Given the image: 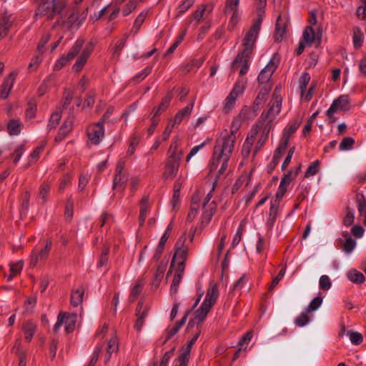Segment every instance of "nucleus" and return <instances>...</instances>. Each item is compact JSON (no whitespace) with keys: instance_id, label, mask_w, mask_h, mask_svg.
Masks as SVG:
<instances>
[{"instance_id":"nucleus-1","label":"nucleus","mask_w":366,"mask_h":366,"mask_svg":"<svg viewBox=\"0 0 366 366\" xmlns=\"http://www.w3.org/2000/svg\"><path fill=\"white\" fill-rule=\"evenodd\" d=\"M239 125L240 121L234 119L232 122L230 130L222 132L216 141L212 162L209 164V170L213 172L219 167L218 177L222 175L227 169L228 161L233 152Z\"/></svg>"},{"instance_id":"nucleus-2","label":"nucleus","mask_w":366,"mask_h":366,"mask_svg":"<svg viewBox=\"0 0 366 366\" xmlns=\"http://www.w3.org/2000/svg\"><path fill=\"white\" fill-rule=\"evenodd\" d=\"M261 20H254L251 28L246 32L242 40L244 49L234 59L232 69L233 71L239 69V74L244 76L249 70V60L255 46L260 26Z\"/></svg>"},{"instance_id":"nucleus-3","label":"nucleus","mask_w":366,"mask_h":366,"mask_svg":"<svg viewBox=\"0 0 366 366\" xmlns=\"http://www.w3.org/2000/svg\"><path fill=\"white\" fill-rule=\"evenodd\" d=\"M185 237H181L175 244V251L171 262L170 269L174 268V275L170 287L172 295L177 293L179 284L182 280L184 270L185 262L187 259L189 248L184 244ZM169 274H167L168 275Z\"/></svg>"},{"instance_id":"nucleus-4","label":"nucleus","mask_w":366,"mask_h":366,"mask_svg":"<svg viewBox=\"0 0 366 366\" xmlns=\"http://www.w3.org/2000/svg\"><path fill=\"white\" fill-rule=\"evenodd\" d=\"M219 297V290L217 284L211 281L207 291L206 297L200 305V307L195 311L194 317L189 322V325L200 324L202 323L208 313L216 303Z\"/></svg>"},{"instance_id":"nucleus-5","label":"nucleus","mask_w":366,"mask_h":366,"mask_svg":"<svg viewBox=\"0 0 366 366\" xmlns=\"http://www.w3.org/2000/svg\"><path fill=\"white\" fill-rule=\"evenodd\" d=\"M39 5L36 11V18L46 16L51 20L59 14L66 6L64 0H35Z\"/></svg>"},{"instance_id":"nucleus-6","label":"nucleus","mask_w":366,"mask_h":366,"mask_svg":"<svg viewBox=\"0 0 366 366\" xmlns=\"http://www.w3.org/2000/svg\"><path fill=\"white\" fill-rule=\"evenodd\" d=\"M219 177L217 176L216 177V179L214 182L207 184H205L203 188H202L201 189L199 190L200 192V194H199V197H200L201 194H202V190L205 192V190L208 189V192H207V194L204 199V202L202 203V209H203L202 216H203L204 220L206 222H209L212 219V216L214 215V214L215 212L216 208H217L216 203L214 201H212L211 202H210L211 198L213 196V192L214 190L217 179Z\"/></svg>"},{"instance_id":"nucleus-7","label":"nucleus","mask_w":366,"mask_h":366,"mask_svg":"<svg viewBox=\"0 0 366 366\" xmlns=\"http://www.w3.org/2000/svg\"><path fill=\"white\" fill-rule=\"evenodd\" d=\"M268 107L267 111L262 112L260 118L261 122L265 124V126L270 127V124L280 112L282 107V98L277 94V89L272 95Z\"/></svg>"},{"instance_id":"nucleus-8","label":"nucleus","mask_w":366,"mask_h":366,"mask_svg":"<svg viewBox=\"0 0 366 366\" xmlns=\"http://www.w3.org/2000/svg\"><path fill=\"white\" fill-rule=\"evenodd\" d=\"M109 117V112L103 116L102 120L90 125L87 129V136L89 142L91 144L97 145L104 138V122L105 118Z\"/></svg>"},{"instance_id":"nucleus-9","label":"nucleus","mask_w":366,"mask_h":366,"mask_svg":"<svg viewBox=\"0 0 366 366\" xmlns=\"http://www.w3.org/2000/svg\"><path fill=\"white\" fill-rule=\"evenodd\" d=\"M240 0H226L224 12L230 16V21L228 24V29L232 31L238 24L240 19V12L239 10Z\"/></svg>"},{"instance_id":"nucleus-10","label":"nucleus","mask_w":366,"mask_h":366,"mask_svg":"<svg viewBox=\"0 0 366 366\" xmlns=\"http://www.w3.org/2000/svg\"><path fill=\"white\" fill-rule=\"evenodd\" d=\"M125 164L124 161H119L116 166L115 174L113 179L112 188L117 192H123L128 181V176L124 172Z\"/></svg>"},{"instance_id":"nucleus-11","label":"nucleus","mask_w":366,"mask_h":366,"mask_svg":"<svg viewBox=\"0 0 366 366\" xmlns=\"http://www.w3.org/2000/svg\"><path fill=\"white\" fill-rule=\"evenodd\" d=\"M84 44L83 39H78L70 51L66 54L61 56L56 62L54 68L55 70H59L64 66L69 61L72 60L75 56L79 54L82 49Z\"/></svg>"},{"instance_id":"nucleus-12","label":"nucleus","mask_w":366,"mask_h":366,"mask_svg":"<svg viewBox=\"0 0 366 366\" xmlns=\"http://www.w3.org/2000/svg\"><path fill=\"white\" fill-rule=\"evenodd\" d=\"M280 63V57L274 54L265 67L260 71L257 80L259 84H266L269 80Z\"/></svg>"},{"instance_id":"nucleus-13","label":"nucleus","mask_w":366,"mask_h":366,"mask_svg":"<svg viewBox=\"0 0 366 366\" xmlns=\"http://www.w3.org/2000/svg\"><path fill=\"white\" fill-rule=\"evenodd\" d=\"M76 315L61 312L58 315L57 321L54 327V332H57L63 323L65 324V330L67 332H71L75 328Z\"/></svg>"},{"instance_id":"nucleus-14","label":"nucleus","mask_w":366,"mask_h":366,"mask_svg":"<svg viewBox=\"0 0 366 366\" xmlns=\"http://www.w3.org/2000/svg\"><path fill=\"white\" fill-rule=\"evenodd\" d=\"M349 97L347 95L340 96L337 99L334 100L330 107L327 111V115L329 117L330 122H335V118L333 114L337 111H345L349 109Z\"/></svg>"},{"instance_id":"nucleus-15","label":"nucleus","mask_w":366,"mask_h":366,"mask_svg":"<svg viewBox=\"0 0 366 366\" xmlns=\"http://www.w3.org/2000/svg\"><path fill=\"white\" fill-rule=\"evenodd\" d=\"M94 48V44L91 41L83 49L81 52L79 54L76 62L72 66L74 71L79 73L84 68L89 57L92 54Z\"/></svg>"},{"instance_id":"nucleus-16","label":"nucleus","mask_w":366,"mask_h":366,"mask_svg":"<svg viewBox=\"0 0 366 366\" xmlns=\"http://www.w3.org/2000/svg\"><path fill=\"white\" fill-rule=\"evenodd\" d=\"M52 242L51 240H46L44 248H35L31 255V266L34 267L39 261L46 259L49 254Z\"/></svg>"},{"instance_id":"nucleus-17","label":"nucleus","mask_w":366,"mask_h":366,"mask_svg":"<svg viewBox=\"0 0 366 366\" xmlns=\"http://www.w3.org/2000/svg\"><path fill=\"white\" fill-rule=\"evenodd\" d=\"M181 159L167 158L163 176L166 179H174L179 170Z\"/></svg>"},{"instance_id":"nucleus-18","label":"nucleus","mask_w":366,"mask_h":366,"mask_svg":"<svg viewBox=\"0 0 366 366\" xmlns=\"http://www.w3.org/2000/svg\"><path fill=\"white\" fill-rule=\"evenodd\" d=\"M17 73L16 71L11 72L3 81L0 89V98L6 99L15 82Z\"/></svg>"},{"instance_id":"nucleus-19","label":"nucleus","mask_w":366,"mask_h":366,"mask_svg":"<svg viewBox=\"0 0 366 366\" xmlns=\"http://www.w3.org/2000/svg\"><path fill=\"white\" fill-rule=\"evenodd\" d=\"M261 129H262V128L260 127L259 125L252 126L243 144V152H246L247 154L249 153L251 147L255 143L256 139L259 137Z\"/></svg>"},{"instance_id":"nucleus-20","label":"nucleus","mask_w":366,"mask_h":366,"mask_svg":"<svg viewBox=\"0 0 366 366\" xmlns=\"http://www.w3.org/2000/svg\"><path fill=\"white\" fill-rule=\"evenodd\" d=\"M194 105V101L193 100L190 104L186 106L182 109L179 110L175 115L174 118L170 120V122L175 124H179L184 118H189L191 115Z\"/></svg>"},{"instance_id":"nucleus-21","label":"nucleus","mask_w":366,"mask_h":366,"mask_svg":"<svg viewBox=\"0 0 366 366\" xmlns=\"http://www.w3.org/2000/svg\"><path fill=\"white\" fill-rule=\"evenodd\" d=\"M179 142L180 140L177 137L173 139L167 152V158L182 159L183 156V151L182 149H179Z\"/></svg>"},{"instance_id":"nucleus-22","label":"nucleus","mask_w":366,"mask_h":366,"mask_svg":"<svg viewBox=\"0 0 366 366\" xmlns=\"http://www.w3.org/2000/svg\"><path fill=\"white\" fill-rule=\"evenodd\" d=\"M149 197L147 196H144L142 197L141 202H140V211H139V224L142 226L145 222V219L147 217L149 214Z\"/></svg>"},{"instance_id":"nucleus-23","label":"nucleus","mask_w":366,"mask_h":366,"mask_svg":"<svg viewBox=\"0 0 366 366\" xmlns=\"http://www.w3.org/2000/svg\"><path fill=\"white\" fill-rule=\"evenodd\" d=\"M270 127L264 126L261 129V132L257 137V142L255 143L254 153V155L258 153L260 149L264 146L267 140L268 139L269 132Z\"/></svg>"},{"instance_id":"nucleus-24","label":"nucleus","mask_w":366,"mask_h":366,"mask_svg":"<svg viewBox=\"0 0 366 366\" xmlns=\"http://www.w3.org/2000/svg\"><path fill=\"white\" fill-rule=\"evenodd\" d=\"M143 307V304L141 302L138 304L137 307V315L138 316V318L137 320L134 327L137 331L141 330L144 322V319L148 313L147 310Z\"/></svg>"},{"instance_id":"nucleus-25","label":"nucleus","mask_w":366,"mask_h":366,"mask_svg":"<svg viewBox=\"0 0 366 366\" xmlns=\"http://www.w3.org/2000/svg\"><path fill=\"white\" fill-rule=\"evenodd\" d=\"M119 350V342L117 337H114L110 339L108 342L106 354L104 355V362L107 364L113 353L117 352Z\"/></svg>"},{"instance_id":"nucleus-26","label":"nucleus","mask_w":366,"mask_h":366,"mask_svg":"<svg viewBox=\"0 0 366 366\" xmlns=\"http://www.w3.org/2000/svg\"><path fill=\"white\" fill-rule=\"evenodd\" d=\"M199 194L200 192L198 191L197 193L192 197L191 208L187 217L189 221H192L198 214L200 202Z\"/></svg>"},{"instance_id":"nucleus-27","label":"nucleus","mask_w":366,"mask_h":366,"mask_svg":"<svg viewBox=\"0 0 366 366\" xmlns=\"http://www.w3.org/2000/svg\"><path fill=\"white\" fill-rule=\"evenodd\" d=\"M37 325L36 323L33 322H26L22 325V330L24 333L25 340L27 342H30L36 331Z\"/></svg>"},{"instance_id":"nucleus-28","label":"nucleus","mask_w":366,"mask_h":366,"mask_svg":"<svg viewBox=\"0 0 366 366\" xmlns=\"http://www.w3.org/2000/svg\"><path fill=\"white\" fill-rule=\"evenodd\" d=\"M213 9L214 4L212 3L203 4L193 13V19H196L198 22H199L205 12L211 14L213 11Z\"/></svg>"},{"instance_id":"nucleus-29","label":"nucleus","mask_w":366,"mask_h":366,"mask_svg":"<svg viewBox=\"0 0 366 366\" xmlns=\"http://www.w3.org/2000/svg\"><path fill=\"white\" fill-rule=\"evenodd\" d=\"M22 122L19 119H11L7 124V132L9 135L14 136L21 133Z\"/></svg>"},{"instance_id":"nucleus-30","label":"nucleus","mask_w":366,"mask_h":366,"mask_svg":"<svg viewBox=\"0 0 366 366\" xmlns=\"http://www.w3.org/2000/svg\"><path fill=\"white\" fill-rule=\"evenodd\" d=\"M364 41V34L359 27H355L352 30V43L355 49H359Z\"/></svg>"},{"instance_id":"nucleus-31","label":"nucleus","mask_w":366,"mask_h":366,"mask_svg":"<svg viewBox=\"0 0 366 366\" xmlns=\"http://www.w3.org/2000/svg\"><path fill=\"white\" fill-rule=\"evenodd\" d=\"M84 295V290L83 287H79L73 291L71 295V303L74 307H77L81 304L83 297Z\"/></svg>"},{"instance_id":"nucleus-32","label":"nucleus","mask_w":366,"mask_h":366,"mask_svg":"<svg viewBox=\"0 0 366 366\" xmlns=\"http://www.w3.org/2000/svg\"><path fill=\"white\" fill-rule=\"evenodd\" d=\"M186 320H187V315H184L181 320L178 321L175 324V325H174L172 327H169L167 329V336H166V338H165L164 342H166L167 341H168L172 337H173L174 335H176L177 333L179 330L184 324Z\"/></svg>"},{"instance_id":"nucleus-33","label":"nucleus","mask_w":366,"mask_h":366,"mask_svg":"<svg viewBox=\"0 0 366 366\" xmlns=\"http://www.w3.org/2000/svg\"><path fill=\"white\" fill-rule=\"evenodd\" d=\"M246 79H239L229 94H233V96L237 98L240 94H242L244 92L246 87Z\"/></svg>"},{"instance_id":"nucleus-34","label":"nucleus","mask_w":366,"mask_h":366,"mask_svg":"<svg viewBox=\"0 0 366 366\" xmlns=\"http://www.w3.org/2000/svg\"><path fill=\"white\" fill-rule=\"evenodd\" d=\"M267 0H254V6L256 8L257 17L254 20H261L262 22Z\"/></svg>"},{"instance_id":"nucleus-35","label":"nucleus","mask_w":366,"mask_h":366,"mask_svg":"<svg viewBox=\"0 0 366 366\" xmlns=\"http://www.w3.org/2000/svg\"><path fill=\"white\" fill-rule=\"evenodd\" d=\"M71 124L70 122H65L64 124V125H62L60 127V129L58 132V134L55 137V141L56 142H61L68 135V134L71 132Z\"/></svg>"},{"instance_id":"nucleus-36","label":"nucleus","mask_w":366,"mask_h":366,"mask_svg":"<svg viewBox=\"0 0 366 366\" xmlns=\"http://www.w3.org/2000/svg\"><path fill=\"white\" fill-rule=\"evenodd\" d=\"M172 95L169 93L162 99L161 104L158 107H154L153 109L154 116H157L159 113L166 110L169 107L172 100Z\"/></svg>"},{"instance_id":"nucleus-37","label":"nucleus","mask_w":366,"mask_h":366,"mask_svg":"<svg viewBox=\"0 0 366 366\" xmlns=\"http://www.w3.org/2000/svg\"><path fill=\"white\" fill-rule=\"evenodd\" d=\"M280 203V202H277L276 199H274V201L271 202L268 218V224H269L270 225H272L274 224L275 219L277 216Z\"/></svg>"},{"instance_id":"nucleus-38","label":"nucleus","mask_w":366,"mask_h":366,"mask_svg":"<svg viewBox=\"0 0 366 366\" xmlns=\"http://www.w3.org/2000/svg\"><path fill=\"white\" fill-rule=\"evenodd\" d=\"M355 219V211L350 207H346L345 209V216L342 219V223L346 227L351 226Z\"/></svg>"},{"instance_id":"nucleus-39","label":"nucleus","mask_w":366,"mask_h":366,"mask_svg":"<svg viewBox=\"0 0 366 366\" xmlns=\"http://www.w3.org/2000/svg\"><path fill=\"white\" fill-rule=\"evenodd\" d=\"M286 28L284 24H281V16H279L276 23L274 39L277 41H280L285 34Z\"/></svg>"},{"instance_id":"nucleus-40","label":"nucleus","mask_w":366,"mask_h":366,"mask_svg":"<svg viewBox=\"0 0 366 366\" xmlns=\"http://www.w3.org/2000/svg\"><path fill=\"white\" fill-rule=\"evenodd\" d=\"M302 41L310 46L315 41V32L311 26H307L303 32Z\"/></svg>"},{"instance_id":"nucleus-41","label":"nucleus","mask_w":366,"mask_h":366,"mask_svg":"<svg viewBox=\"0 0 366 366\" xmlns=\"http://www.w3.org/2000/svg\"><path fill=\"white\" fill-rule=\"evenodd\" d=\"M144 286V282L142 280H138L133 288L132 289L130 295H129V301L133 302L138 297V296L141 294L142 288Z\"/></svg>"},{"instance_id":"nucleus-42","label":"nucleus","mask_w":366,"mask_h":366,"mask_svg":"<svg viewBox=\"0 0 366 366\" xmlns=\"http://www.w3.org/2000/svg\"><path fill=\"white\" fill-rule=\"evenodd\" d=\"M355 203L357 204V208L360 213V215H361V216L363 215V213L366 210V198H365V197L361 193L356 194Z\"/></svg>"},{"instance_id":"nucleus-43","label":"nucleus","mask_w":366,"mask_h":366,"mask_svg":"<svg viewBox=\"0 0 366 366\" xmlns=\"http://www.w3.org/2000/svg\"><path fill=\"white\" fill-rule=\"evenodd\" d=\"M310 79L311 77L308 72H304L302 74L298 81V89L300 92V94L307 89V85L310 81Z\"/></svg>"},{"instance_id":"nucleus-44","label":"nucleus","mask_w":366,"mask_h":366,"mask_svg":"<svg viewBox=\"0 0 366 366\" xmlns=\"http://www.w3.org/2000/svg\"><path fill=\"white\" fill-rule=\"evenodd\" d=\"M42 59L43 54L36 51V54L32 57L31 62L29 64V70L30 71H36L42 61Z\"/></svg>"},{"instance_id":"nucleus-45","label":"nucleus","mask_w":366,"mask_h":366,"mask_svg":"<svg viewBox=\"0 0 366 366\" xmlns=\"http://www.w3.org/2000/svg\"><path fill=\"white\" fill-rule=\"evenodd\" d=\"M347 277L348 279L354 282L357 284H361L364 282L365 280V276L363 274L360 272H358L357 270H351L347 273Z\"/></svg>"},{"instance_id":"nucleus-46","label":"nucleus","mask_w":366,"mask_h":366,"mask_svg":"<svg viewBox=\"0 0 366 366\" xmlns=\"http://www.w3.org/2000/svg\"><path fill=\"white\" fill-rule=\"evenodd\" d=\"M310 312L305 309L298 317H297L295 320V324L297 327H304L305 326L310 320V317L309 316Z\"/></svg>"},{"instance_id":"nucleus-47","label":"nucleus","mask_w":366,"mask_h":366,"mask_svg":"<svg viewBox=\"0 0 366 366\" xmlns=\"http://www.w3.org/2000/svg\"><path fill=\"white\" fill-rule=\"evenodd\" d=\"M23 262L19 261L10 264V275L7 277V281H11L14 277L19 274L23 268Z\"/></svg>"},{"instance_id":"nucleus-48","label":"nucleus","mask_w":366,"mask_h":366,"mask_svg":"<svg viewBox=\"0 0 366 366\" xmlns=\"http://www.w3.org/2000/svg\"><path fill=\"white\" fill-rule=\"evenodd\" d=\"M147 14V11H142L138 15V16L136 18L134 23V26L132 29V32H134V34H137L139 31L141 26L142 25V24L144 23V21L146 19Z\"/></svg>"},{"instance_id":"nucleus-49","label":"nucleus","mask_w":366,"mask_h":366,"mask_svg":"<svg viewBox=\"0 0 366 366\" xmlns=\"http://www.w3.org/2000/svg\"><path fill=\"white\" fill-rule=\"evenodd\" d=\"M320 161L315 160L307 167L305 177L309 178L315 176L319 172Z\"/></svg>"},{"instance_id":"nucleus-50","label":"nucleus","mask_w":366,"mask_h":366,"mask_svg":"<svg viewBox=\"0 0 366 366\" xmlns=\"http://www.w3.org/2000/svg\"><path fill=\"white\" fill-rule=\"evenodd\" d=\"M355 144V139L352 137H347L343 138L339 145V149L340 151H348L352 148Z\"/></svg>"},{"instance_id":"nucleus-51","label":"nucleus","mask_w":366,"mask_h":366,"mask_svg":"<svg viewBox=\"0 0 366 366\" xmlns=\"http://www.w3.org/2000/svg\"><path fill=\"white\" fill-rule=\"evenodd\" d=\"M14 19L12 15L6 13L4 14L1 19H0V28L4 30L9 29L13 23Z\"/></svg>"},{"instance_id":"nucleus-52","label":"nucleus","mask_w":366,"mask_h":366,"mask_svg":"<svg viewBox=\"0 0 366 366\" xmlns=\"http://www.w3.org/2000/svg\"><path fill=\"white\" fill-rule=\"evenodd\" d=\"M316 86H317V84L316 82L313 81L310 87H309V89L308 90H305L303 93H302L300 95H301V98L305 101V102H309L312 99L313 95H314V93H315V90L316 89Z\"/></svg>"},{"instance_id":"nucleus-53","label":"nucleus","mask_w":366,"mask_h":366,"mask_svg":"<svg viewBox=\"0 0 366 366\" xmlns=\"http://www.w3.org/2000/svg\"><path fill=\"white\" fill-rule=\"evenodd\" d=\"M45 143H42L39 147H36L29 157V165L35 162L39 158L40 154L44 150Z\"/></svg>"},{"instance_id":"nucleus-54","label":"nucleus","mask_w":366,"mask_h":366,"mask_svg":"<svg viewBox=\"0 0 366 366\" xmlns=\"http://www.w3.org/2000/svg\"><path fill=\"white\" fill-rule=\"evenodd\" d=\"M190 346L186 345V347H183L182 354L179 357V362L180 364L187 366V363L189 362V355L191 352Z\"/></svg>"},{"instance_id":"nucleus-55","label":"nucleus","mask_w":366,"mask_h":366,"mask_svg":"<svg viewBox=\"0 0 366 366\" xmlns=\"http://www.w3.org/2000/svg\"><path fill=\"white\" fill-rule=\"evenodd\" d=\"M298 126L295 124L289 125L287 127L283 133V136L281 140L288 143L290 136L295 132L297 129Z\"/></svg>"},{"instance_id":"nucleus-56","label":"nucleus","mask_w":366,"mask_h":366,"mask_svg":"<svg viewBox=\"0 0 366 366\" xmlns=\"http://www.w3.org/2000/svg\"><path fill=\"white\" fill-rule=\"evenodd\" d=\"M347 335L355 345H360L363 340L362 335L358 332L348 331Z\"/></svg>"},{"instance_id":"nucleus-57","label":"nucleus","mask_w":366,"mask_h":366,"mask_svg":"<svg viewBox=\"0 0 366 366\" xmlns=\"http://www.w3.org/2000/svg\"><path fill=\"white\" fill-rule=\"evenodd\" d=\"M36 109V104L34 101H29L26 110V118L28 119L34 118Z\"/></svg>"},{"instance_id":"nucleus-58","label":"nucleus","mask_w":366,"mask_h":366,"mask_svg":"<svg viewBox=\"0 0 366 366\" xmlns=\"http://www.w3.org/2000/svg\"><path fill=\"white\" fill-rule=\"evenodd\" d=\"M322 303V297H316L309 304L306 310L307 312H312L317 310Z\"/></svg>"},{"instance_id":"nucleus-59","label":"nucleus","mask_w":366,"mask_h":366,"mask_svg":"<svg viewBox=\"0 0 366 366\" xmlns=\"http://www.w3.org/2000/svg\"><path fill=\"white\" fill-rule=\"evenodd\" d=\"M356 244L357 243L355 239H353L352 237H348L345 239L344 243L343 251L347 254H350L355 248Z\"/></svg>"},{"instance_id":"nucleus-60","label":"nucleus","mask_w":366,"mask_h":366,"mask_svg":"<svg viewBox=\"0 0 366 366\" xmlns=\"http://www.w3.org/2000/svg\"><path fill=\"white\" fill-rule=\"evenodd\" d=\"M195 0H185L177 8V12L178 15L179 16L186 11H187L189 8L193 6L194 4Z\"/></svg>"},{"instance_id":"nucleus-61","label":"nucleus","mask_w":366,"mask_h":366,"mask_svg":"<svg viewBox=\"0 0 366 366\" xmlns=\"http://www.w3.org/2000/svg\"><path fill=\"white\" fill-rule=\"evenodd\" d=\"M237 97L229 94L224 100V110L229 112L234 106Z\"/></svg>"},{"instance_id":"nucleus-62","label":"nucleus","mask_w":366,"mask_h":366,"mask_svg":"<svg viewBox=\"0 0 366 366\" xmlns=\"http://www.w3.org/2000/svg\"><path fill=\"white\" fill-rule=\"evenodd\" d=\"M50 38H51V36L49 33H44L42 35V36L37 45L36 51L38 52H41V53L44 54L45 45L49 41Z\"/></svg>"},{"instance_id":"nucleus-63","label":"nucleus","mask_w":366,"mask_h":366,"mask_svg":"<svg viewBox=\"0 0 366 366\" xmlns=\"http://www.w3.org/2000/svg\"><path fill=\"white\" fill-rule=\"evenodd\" d=\"M25 149L22 144H19L15 148L11 155V157L14 158V164H16L19 161Z\"/></svg>"},{"instance_id":"nucleus-64","label":"nucleus","mask_w":366,"mask_h":366,"mask_svg":"<svg viewBox=\"0 0 366 366\" xmlns=\"http://www.w3.org/2000/svg\"><path fill=\"white\" fill-rule=\"evenodd\" d=\"M331 281L328 276L322 275L320 278L319 286L323 290H328L331 287Z\"/></svg>"}]
</instances>
